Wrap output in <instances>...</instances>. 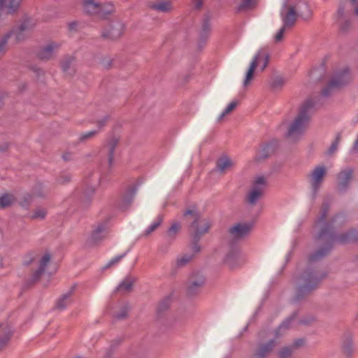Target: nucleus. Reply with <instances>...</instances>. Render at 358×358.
<instances>
[{"label":"nucleus","instance_id":"f257e3e1","mask_svg":"<svg viewBox=\"0 0 358 358\" xmlns=\"http://www.w3.org/2000/svg\"><path fill=\"white\" fill-rule=\"evenodd\" d=\"M327 208L324 207L315 224V227L319 231L316 236V241L324 245L309 257L310 262H314L324 257L331 250L336 240L341 243H345L350 238V234H343L336 238L333 233V229L341 225L345 218L343 215H338L327 221Z\"/></svg>","mask_w":358,"mask_h":358},{"label":"nucleus","instance_id":"f03ea898","mask_svg":"<svg viewBox=\"0 0 358 358\" xmlns=\"http://www.w3.org/2000/svg\"><path fill=\"white\" fill-rule=\"evenodd\" d=\"M310 15V10L306 3L302 1L295 2L293 0H283L280 10V17L283 22L281 27L274 36L275 41L278 43L283 38L286 27L292 26L297 17L306 19Z\"/></svg>","mask_w":358,"mask_h":358},{"label":"nucleus","instance_id":"7ed1b4c3","mask_svg":"<svg viewBox=\"0 0 358 358\" xmlns=\"http://www.w3.org/2000/svg\"><path fill=\"white\" fill-rule=\"evenodd\" d=\"M315 107L313 99L306 100L299 107V112L289 124L287 136L292 140H298L305 132L310 119L311 113Z\"/></svg>","mask_w":358,"mask_h":358},{"label":"nucleus","instance_id":"20e7f679","mask_svg":"<svg viewBox=\"0 0 358 358\" xmlns=\"http://www.w3.org/2000/svg\"><path fill=\"white\" fill-rule=\"evenodd\" d=\"M33 26L27 21L13 27L3 36L8 41L9 45H13L22 42L26 38L25 32Z\"/></svg>","mask_w":358,"mask_h":358},{"label":"nucleus","instance_id":"39448f33","mask_svg":"<svg viewBox=\"0 0 358 358\" xmlns=\"http://www.w3.org/2000/svg\"><path fill=\"white\" fill-rule=\"evenodd\" d=\"M323 276L312 270H307L301 277V284L298 288L299 294L308 293L315 289Z\"/></svg>","mask_w":358,"mask_h":358},{"label":"nucleus","instance_id":"423d86ee","mask_svg":"<svg viewBox=\"0 0 358 358\" xmlns=\"http://www.w3.org/2000/svg\"><path fill=\"white\" fill-rule=\"evenodd\" d=\"M266 185V178L262 176H257L248 192L247 202L250 205H255L262 196Z\"/></svg>","mask_w":358,"mask_h":358},{"label":"nucleus","instance_id":"0eeeda50","mask_svg":"<svg viewBox=\"0 0 358 358\" xmlns=\"http://www.w3.org/2000/svg\"><path fill=\"white\" fill-rule=\"evenodd\" d=\"M326 175V168L324 166L315 167L308 176V180L313 196H315L323 183Z\"/></svg>","mask_w":358,"mask_h":358},{"label":"nucleus","instance_id":"6e6552de","mask_svg":"<svg viewBox=\"0 0 358 358\" xmlns=\"http://www.w3.org/2000/svg\"><path fill=\"white\" fill-rule=\"evenodd\" d=\"M185 215H191L194 219L192 227L194 229L196 235L207 232L210 227V222L206 220H201L199 213L194 209L187 210L185 213Z\"/></svg>","mask_w":358,"mask_h":358},{"label":"nucleus","instance_id":"1a4fd4ad","mask_svg":"<svg viewBox=\"0 0 358 358\" xmlns=\"http://www.w3.org/2000/svg\"><path fill=\"white\" fill-rule=\"evenodd\" d=\"M224 263L230 268H235L242 262V256L236 246H228L226 248Z\"/></svg>","mask_w":358,"mask_h":358},{"label":"nucleus","instance_id":"9d476101","mask_svg":"<svg viewBox=\"0 0 358 358\" xmlns=\"http://www.w3.org/2000/svg\"><path fill=\"white\" fill-rule=\"evenodd\" d=\"M268 53L266 50L261 49L254 56L250 64L254 65L256 73L263 72L268 64Z\"/></svg>","mask_w":358,"mask_h":358},{"label":"nucleus","instance_id":"9b49d317","mask_svg":"<svg viewBox=\"0 0 358 358\" xmlns=\"http://www.w3.org/2000/svg\"><path fill=\"white\" fill-rule=\"evenodd\" d=\"M350 80V77L348 71H343L337 73L334 78L330 81L328 87L322 91L323 96H326L329 95V90L339 87Z\"/></svg>","mask_w":358,"mask_h":358},{"label":"nucleus","instance_id":"f8f14e48","mask_svg":"<svg viewBox=\"0 0 358 358\" xmlns=\"http://www.w3.org/2000/svg\"><path fill=\"white\" fill-rule=\"evenodd\" d=\"M124 30V27L122 23L119 22H113L108 28L103 30L102 36L108 40H116L122 35Z\"/></svg>","mask_w":358,"mask_h":358},{"label":"nucleus","instance_id":"ddd939ff","mask_svg":"<svg viewBox=\"0 0 358 358\" xmlns=\"http://www.w3.org/2000/svg\"><path fill=\"white\" fill-rule=\"evenodd\" d=\"M252 227V224L250 223H238L230 228L229 234L234 239H240L245 236Z\"/></svg>","mask_w":358,"mask_h":358},{"label":"nucleus","instance_id":"4468645a","mask_svg":"<svg viewBox=\"0 0 358 358\" xmlns=\"http://www.w3.org/2000/svg\"><path fill=\"white\" fill-rule=\"evenodd\" d=\"M61 43L51 41L42 47L38 53L40 59L47 60L50 59L59 49Z\"/></svg>","mask_w":358,"mask_h":358},{"label":"nucleus","instance_id":"2eb2a0df","mask_svg":"<svg viewBox=\"0 0 358 358\" xmlns=\"http://www.w3.org/2000/svg\"><path fill=\"white\" fill-rule=\"evenodd\" d=\"M205 282V278L202 273L197 272L193 273L189 280L188 292L193 294L196 292Z\"/></svg>","mask_w":358,"mask_h":358},{"label":"nucleus","instance_id":"dca6fc26","mask_svg":"<svg viewBox=\"0 0 358 358\" xmlns=\"http://www.w3.org/2000/svg\"><path fill=\"white\" fill-rule=\"evenodd\" d=\"M352 179V170L350 168H346L342 170L338 176V189L344 191L348 187Z\"/></svg>","mask_w":358,"mask_h":358},{"label":"nucleus","instance_id":"f3484780","mask_svg":"<svg viewBox=\"0 0 358 358\" xmlns=\"http://www.w3.org/2000/svg\"><path fill=\"white\" fill-rule=\"evenodd\" d=\"M108 224L106 222L97 224L91 234V238L94 242H98L103 239L107 234Z\"/></svg>","mask_w":358,"mask_h":358},{"label":"nucleus","instance_id":"a211bd4d","mask_svg":"<svg viewBox=\"0 0 358 358\" xmlns=\"http://www.w3.org/2000/svg\"><path fill=\"white\" fill-rule=\"evenodd\" d=\"M22 0H2L0 2V8H5L6 13L14 15L20 8Z\"/></svg>","mask_w":358,"mask_h":358},{"label":"nucleus","instance_id":"6ab92c4d","mask_svg":"<svg viewBox=\"0 0 358 358\" xmlns=\"http://www.w3.org/2000/svg\"><path fill=\"white\" fill-rule=\"evenodd\" d=\"M343 353L348 357H350L354 352L352 337L350 333L345 334L341 343Z\"/></svg>","mask_w":358,"mask_h":358},{"label":"nucleus","instance_id":"aec40b11","mask_svg":"<svg viewBox=\"0 0 358 358\" xmlns=\"http://www.w3.org/2000/svg\"><path fill=\"white\" fill-rule=\"evenodd\" d=\"M50 255L49 253L45 252L42 255V257L38 261V268L34 272L33 275L34 280H36L41 276V275L44 272L46 266L50 263Z\"/></svg>","mask_w":358,"mask_h":358},{"label":"nucleus","instance_id":"412c9836","mask_svg":"<svg viewBox=\"0 0 358 358\" xmlns=\"http://www.w3.org/2000/svg\"><path fill=\"white\" fill-rule=\"evenodd\" d=\"M83 8L90 15H99L101 3L97 0H84Z\"/></svg>","mask_w":358,"mask_h":358},{"label":"nucleus","instance_id":"4be33fe9","mask_svg":"<svg viewBox=\"0 0 358 358\" xmlns=\"http://www.w3.org/2000/svg\"><path fill=\"white\" fill-rule=\"evenodd\" d=\"M118 142H119V138L117 137L113 136V137L110 138L106 143V149L107 150V151L108 152V164L110 166H111L113 164L114 151H115V149Z\"/></svg>","mask_w":358,"mask_h":358},{"label":"nucleus","instance_id":"5701e85b","mask_svg":"<svg viewBox=\"0 0 358 358\" xmlns=\"http://www.w3.org/2000/svg\"><path fill=\"white\" fill-rule=\"evenodd\" d=\"M234 165L233 162L228 157H222L217 162L216 169L220 173H225Z\"/></svg>","mask_w":358,"mask_h":358},{"label":"nucleus","instance_id":"b1692460","mask_svg":"<svg viewBox=\"0 0 358 358\" xmlns=\"http://www.w3.org/2000/svg\"><path fill=\"white\" fill-rule=\"evenodd\" d=\"M73 289L69 290L66 293L62 294L57 302V308L61 310L64 309L72 302L71 295Z\"/></svg>","mask_w":358,"mask_h":358},{"label":"nucleus","instance_id":"393cba45","mask_svg":"<svg viewBox=\"0 0 358 358\" xmlns=\"http://www.w3.org/2000/svg\"><path fill=\"white\" fill-rule=\"evenodd\" d=\"M151 8L159 13H168L173 9V6L171 1H162L151 6Z\"/></svg>","mask_w":358,"mask_h":358},{"label":"nucleus","instance_id":"a878e982","mask_svg":"<svg viewBox=\"0 0 358 358\" xmlns=\"http://www.w3.org/2000/svg\"><path fill=\"white\" fill-rule=\"evenodd\" d=\"M135 278L132 276H127L117 287V290L121 292H127L131 290Z\"/></svg>","mask_w":358,"mask_h":358},{"label":"nucleus","instance_id":"bb28decb","mask_svg":"<svg viewBox=\"0 0 358 358\" xmlns=\"http://www.w3.org/2000/svg\"><path fill=\"white\" fill-rule=\"evenodd\" d=\"M256 73V69L254 67L253 64H250L245 73V78L243 79V85L244 87H247L249 86L255 77Z\"/></svg>","mask_w":358,"mask_h":358},{"label":"nucleus","instance_id":"cd10ccee","mask_svg":"<svg viewBox=\"0 0 358 358\" xmlns=\"http://www.w3.org/2000/svg\"><path fill=\"white\" fill-rule=\"evenodd\" d=\"M114 10V6L111 3L101 4L100 12L98 16L101 18H105L108 15L111 14Z\"/></svg>","mask_w":358,"mask_h":358},{"label":"nucleus","instance_id":"c85d7f7f","mask_svg":"<svg viewBox=\"0 0 358 358\" xmlns=\"http://www.w3.org/2000/svg\"><path fill=\"white\" fill-rule=\"evenodd\" d=\"M136 192V189L134 187H131L127 189L122 201L123 207H125L127 205H128L132 201Z\"/></svg>","mask_w":358,"mask_h":358},{"label":"nucleus","instance_id":"c756f323","mask_svg":"<svg viewBox=\"0 0 358 358\" xmlns=\"http://www.w3.org/2000/svg\"><path fill=\"white\" fill-rule=\"evenodd\" d=\"M255 4V0H241L236 8L238 11L246 10L252 8Z\"/></svg>","mask_w":358,"mask_h":358},{"label":"nucleus","instance_id":"7c9ffc66","mask_svg":"<svg viewBox=\"0 0 358 358\" xmlns=\"http://www.w3.org/2000/svg\"><path fill=\"white\" fill-rule=\"evenodd\" d=\"M274 345L275 342L273 341H271L267 344L261 346L257 352L258 357H263L266 355L269 352L271 351Z\"/></svg>","mask_w":358,"mask_h":358},{"label":"nucleus","instance_id":"2f4dec72","mask_svg":"<svg viewBox=\"0 0 358 358\" xmlns=\"http://www.w3.org/2000/svg\"><path fill=\"white\" fill-rule=\"evenodd\" d=\"M163 217L161 215H158L155 220L150 224V225L145 229V234L146 235L150 234L154 231L162 222Z\"/></svg>","mask_w":358,"mask_h":358},{"label":"nucleus","instance_id":"473e14b6","mask_svg":"<svg viewBox=\"0 0 358 358\" xmlns=\"http://www.w3.org/2000/svg\"><path fill=\"white\" fill-rule=\"evenodd\" d=\"M14 201V196L10 194H5L0 197V207L6 208L9 206Z\"/></svg>","mask_w":358,"mask_h":358},{"label":"nucleus","instance_id":"72a5a7b5","mask_svg":"<svg viewBox=\"0 0 358 358\" xmlns=\"http://www.w3.org/2000/svg\"><path fill=\"white\" fill-rule=\"evenodd\" d=\"M194 255L187 253L178 257L176 259V264L178 266H183L188 264L192 259Z\"/></svg>","mask_w":358,"mask_h":358},{"label":"nucleus","instance_id":"f704fd0d","mask_svg":"<svg viewBox=\"0 0 358 358\" xmlns=\"http://www.w3.org/2000/svg\"><path fill=\"white\" fill-rule=\"evenodd\" d=\"M125 256V254L120 255L113 257L108 262H107L102 268L103 270L110 268L113 266H116Z\"/></svg>","mask_w":358,"mask_h":358},{"label":"nucleus","instance_id":"c9c22d12","mask_svg":"<svg viewBox=\"0 0 358 358\" xmlns=\"http://www.w3.org/2000/svg\"><path fill=\"white\" fill-rule=\"evenodd\" d=\"M180 225L178 222L173 223L171 227L169 229L166 237L169 240H172L174 238L175 235L180 231Z\"/></svg>","mask_w":358,"mask_h":358},{"label":"nucleus","instance_id":"e433bc0d","mask_svg":"<svg viewBox=\"0 0 358 358\" xmlns=\"http://www.w3.org/2000/svg\"><path fill=\"white\" fill-rule=\"evenodd\" d=\"M345 10L344 6H341L337 11L336 17L337 22L340 26H342L345 20Z\"/></svg>","mask_w":358,"mask_h":358},{"label":"nucleus","instance_id":"4c0bfd02","mask_svg":"<svg viewBox=\"0 0 358 358\" xmlns=\"http://www.w3.org/2000/svg\"><path fill=\"white\" fill-rule=\"evenodd\" d=\"M129 309V306L127 303H124L122 307H120V310H115V317L117 319H122L126 317L128 310Z\"/></svg>","mask_w":358,"mask_h":358},{"label":"nucleus","instance_id":"58836bf2","mask_svg":"<svg viewBox=\"0 0 358 358\" xmlns=\"http://www.w3.org/2000/svg\"><path fill=\"white\" fill-rule=\"evenodd\" d=\"M237 106V101H233L229 103L226 108L222 111V113L219 116V120H222L227 115L229 114Z\"/></svg>","mask_w":358,"mask_h":358},{"label":"nucleus","instance_id":"ea45409f","mask_svg":"<svg viewBox=\"0 0 358 358\" xmlns=\"http://www.w3.org/2000/svg\"><path fill=\"white\" fill-rule=\"evenodd\" d=\"M286 83V80L285 78L282 76H277L274 78L271 83V87L273 89H279L282 87Z\"/></svg>","mask_w":358,"mask_h":358},{"label":"nucleus","instance_id":"a19ab883","mask_svg":"<svg viewBox=\"0 0 358 358\" xmlns=\"http://www.w3.org/2000/svg\"><path fill=\"white\" fill-rule=\"evenodd\" d=\"M46 213L47 212L44 208H38L34 210L32 217L35 219H43L45 217Z\"/></svg>","mask_w":358,"mask_h":358},{"label":"nucleus","instance_id":"79ce46f5","mask_svg":"<svg viewBox=\"0 0 358 358\" xmlns=\"http://www.w3.org/2000/svg\"><path fill=\"white\" fill-rule=\"evenodd\" d=\"M268 149H269V146L264 147L262 148V150L261 151H259V153L257 154V159L267 157L268 155Z\"/></svg>","mask_w":358,"mask_h":358},{"label":"nucleus","instance_id":"37998d69","mask_svg":"<svg viewBox=\"0 0 358 358\" xmlns=\"http://www.w3.org/2000/svg\"><path fill=\"white\" fill-rule=\"evenodd\" d=\"M8 45V41L3 36L0 41V55L6 51Z\"/></svg>","mask_w":358,"mask_h":358},{"label":"nucleus","instance_id":"c03bdc74","mask_svg":"<svg viewBox=\"0 0 358 358\" xmlns=\"http://www.w3.org/2000/svg\"><path fill=\"white\" fill-rule=\"evenodd\" d=\"M293 320V317H291L288 319H287L280 327L279 330H281L282 329H288L289 327V324Z\"/></svg>","mask_w":358,"mask_h":358},{"label":"nucleus","instance_id":"a18cd8bd","mask_svg":"<svg viewBox=\"0 0 358 358\" xmlns=\"http://www.w3.org/2000/svg\"><path fill=\"white\" fill-rule=\"evenodd\" d=\"M96 131H88L87 133L83 134L81 136L80 138H81V140L87 139L89 138H91V137L94 136L96 134Z\"/></svg>","mask_w":358,"mask_h":358},{"label":"nucleus","instance_id":"49530a36","mask_svg":"<svg viewBox=\"0 0 358 358\" xmlns=\"http://www.w3.org/2000/svg\"><path fill=\"white\" fill-rule=\"evenodd\" d=\"M292 352V349L291 348L289 347H286L285 348H283L281 352H280V356L281 357H283V356H285L287 355H289Z\"/></svg>","mask_w":358,"mask_h":358},{"label":"nucleus","instance_id":"de8ad7c7","mask_svg":"<svg viewBox=\"0 0 358 358\" xmlns=\"http://www.w3.org/2000/svg\"><path fill=\"white\" fill-rule=\"evenodd\" d=\"M194 7L196 8H199L202 6L203 0H193Z\"/></svg>","mask_w":358,"mask_h":358},{"label":"nucleus","instance_id":"09e8293b","mask_svg":"<svg viewBox=\"0 0 358 358\" xmlns=\"http://www.w3.org/2000/svg\"><path fill=\"white\" fill-rule=\"evenodd\" d=\"M337 146H338V141H336L332 144L331 147L330 148V149L329 150V153L334 152L336 150Z\"/></svg>","mask_w":358,"mask_h":358},{"label":"nucleus","instance_id":"8fccbe9b","mask_svg":"<svg viewBox=\"0 0 358 358\" xmlns=\"http://www.w3.org/2000/svg\"><path fill=\"white\" fill-rule=\"evenodd\" d=\"M8 339H9V336H6V338H4L2 340L0 339V346L3 345L4 343H6Z\"/></svg>","mask_w":358,"mask_h":358},{"label":"nucleus","instance_id":"3c124183","mask_svg":"<svg viewBox=\"0 0 358 358\" xmlns=\"http://www.w3.org/2000/svg\"><path fill=\"white\" fill-rule=\"evenodd\" d=\"M192 250L195 252H198L199 251H200V247L197 245H193L192 247Z\"/></svg>","mask_w":358,"mask_h":358},{"label":"nucleus","instance_id":"603ef678","mask_svg":"<svg viewBox=\"0 0 358 358\" xmlns=\"http://www.w3.org/2000/svg\"><path fill=\"white\" fill-rule=\"evenodd\" d=\"M62 69L64 71H66L69 68V64H66L65 63H63L62 64Z\"/></svg>","mask_w":358,"mask_h":358},{"label":"nucleus","instance_id":"864d4df0","mask_svg":"<svg viewBox=\"0 0 358 358\" xmlns=\"http://www.w3.org/2000/svg\"><path fill=\"white\" fill-rule=\"evenodd\" d=\"M106 120H107V117H105L99 122V124L101 125H103L106 122Z\"/></svg>","mask_w":358,"mask_h":358},{"label":"nucleus","instance_id":"5fc2aeb1","mask_svg":"<svg viewBox=\"0 0 358 358\" xmlns=\"http://www.w3.org/2000/svg\"><path fill=\"white\" fill-rule=\"evenodd\" d=\"M352 6H355L358 3V0H350Z\"/></svg>","mask_w":358,"mask_h":358},{"label":"nucleus","instance_id":"6e6d98bb","mask_svg":"<svg viewBox=\"0 0 358 358\" xmlns=\"http://www.w3.org/2000/svg\"><path fill=\"white\" fill-rule=\"evenodd\" d=\"M354 6H355V15H358V6H357V5H355Z\"/></svg>","mask_w":358,"mask_h":358},{"label":"nucleus","instance_id":"4d7b16f0","mask_svg":"<svg viewBox=\"0 0 358 358\" xmlns=\"http://www.w3.org/2000/svg\"><path fill=\"white\" fill-rule=\"evenodd\" d=\"M355 149L358 150V139L355 144Z\"/></svg>","mask_w":358,"mask_h":358},{"label":"nucleus","instance_id":"13d9d810","mask_svg":"<svg viewBox=\"0 0 358 358\" xmlns=\"http://www.w3.org/2000/svg\"><path fill=\"white\" fill-rule=\"evenodd\" d=\"M63 158H64L65 160H66V159H67V157H66L65 155H64V156H63Z\"/></svg>","mask_w":358,"mask_h":358},{"label":"nucleus","instance_id":"bf43d9fd","mask_svg":"<svg viewBox=\"0 0 358 358\" xmlns=\"http://www.w3.org/2000/svg\"><path fill=\"white\" fill-rule=\"evenodd\" d=\"M77 358H82V357H77Z\"/></svg>","mask_w":358,"mask_h":358},{"label":"nucleus","instance_id":"052dcab7","mask_svg":"<svg viewBox=\"0 0 358 358\" xmlns=\"http://www.w3.org/2000/svg\"><path fill=\"white\" fill-rule=\"evenodd\" d=\"M2 0H0V2Z\"/></svg>","mask_w":358,"mask_h":358}]
</instances>
